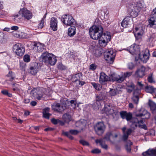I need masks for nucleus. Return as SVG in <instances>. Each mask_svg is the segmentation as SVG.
Returning a JSON list of instances; mask_svg holds the SVG:
<instances>
[{"mask_svg":"<svg viewBox=\"0 0 156 156\" xmlns=\"http://www.w3.org/2000/svg\"><path fill=\"white\" fill-rule=\"evenodd\" d=\"M140 94V90L139 89H136L134 90L133 94V96L139 97V95Z\"/></svg>","mask_w":156,"mask_h":156,"instance_id":"nucleus-46","label":"nucleus"},{"mask_svg":"<svg viewBox=\"0 0 156 156\" xmlns=\"http://www.w3.org/2000/svg\"><path fill=\"white\" fill-rule=\"evenodd\" d=\"M138 126L140 128L143 129L145 130L147 129V127L145 124L143 125H139Z\"/></svg>","mask_w":156,"mask_h":156,"instance_id":"nucleus-57","label":"nucleus"},{"mask_svg":"<svg viewBox=\"0 0 156 156\" xmlns=\"http://www.w3.org/2000/svg\"><path fill=\"white\" fill-rule=\"evenodd\" d=\"M137 84L140 87V89H141L143 86V84H142L141 82H138Z\"/></svg>","mask_w":156,"mask_h":156,"instance_id":"nucleus-63","label":"nucleus"},{"mask_svg":"<svg viewBox=\"0 0 156 156\" xmlns=\"http://www.w3.org/2000/svg\"><path fill=\"white\" fill-rule=\"evenodd\" d=\"M116 54L113 51H108V52L104 53V57L105 59L107 62L110 64H112L114 61Z\"/></svg>","mask_w":156,"mask_h":156,"instance_id":"nucleus-11","label":"nucleus"},{"mask_svg":"<svg viewBox=\"0 0 156 156\" xmlns=\"http://www.w3.org/2000/svg\"><path fill=\"white\" fill-rule=\"evenodd\" d=\"M154 88L152 86H147L145 87V89L146 91L151 94L153 93Z\"/></svg>","mask_w":156,"mask_h":156,"instance_id":"nucleus-42","label":"nucleus"},{"mask_svg":"<svg viewBox=\"0 0 156 156\" xmlns=\"http://www.w3.org/2000/svg\"><path fill=\"white\" fill-rule=\"evenodd\" d=\"M135 33L134 34L136 38L140 37L144 33V31L142 27H138L135 28Z\"/></svg>","mask_w":156,"mask_h":156,"instance_id":"nucleus-26","label":"nucleus"},{"mask_svg":"<svg viewBox=\"0 0 156 156\" xmlns=\"http://www.w3.org/2000/svg\"><path fill=\"white\" fill-rule=\"evenodd\" d=\"M128 68L129 69H132L134 67V65L133 63H129L128 64Z\"/></svg>","mask_w":156,"mask_h":156,"instance_id":"nucleus-52","label":"nucleus"},{"mask_svg":"<svg viewBox=\"0 0 156 156\" xmlns=\"http://www.w3.org/2000/svg\"><path fill=\"white\" fill-rule=\"evenodd\" d=\"M103 31V29L101 26H93L89 29V34L93 39H99Z\"/></svg>","mask_w":156,"mask_h":156,"instance_id":"nucleus-3","label":"nucleus"},{"mask_svg":"<svg viewBox=\"0 0 156 156\" xmlns=\"http://www.w3.org/2000/svg\"><path fill=\"white\" fill-rule=\"evenodd\" d=\"M123 135L122 137V140L125 141L128 137V136L133 132V130L131 128L127 129L126 127H124L122 129Z\"/></svg>","mask_w":156,"mask_h":156,"instance_id":"nucleus-15","label":"nucleus"},{"mask_svg":"<svg viewBox=\"0 0 156 156\" xmlns=\"http://www.w3.org/2000/svg\"><path fill=\"white\" fill-rule=\"evenodd\" d=\"M1 93L4 95L7 96L9 97H11L12 96V94L9 93L8 90H4L1 91Z\"/></svg>","mask_w":156,"mask_h":156,"instance_id":"nucleus-45","label":"nucleus"},{"mask_svg":"<svg viewBox=\"0 0 156 156\" xmlns=\"http://www.w3.org/2000/svg\"><path fill=\"white\" fill-rule=\"evenodd\" d=\"M100 103L98 102H97L96 101L95 102H94L93 105V107L94 110H98L99 109V106Z\"/></svg>","mask_w":156,"mask_h":156,"instance_id":"nucleus-44","label":"nucleus"},{"mask_svg":"<svg viewBox=\"0 0 156 156\" xmlns=\"http://www.w3.org/2000/svg\"><path fill=\"white\" fill-rule=\"evenodd\" d=\"M17 86L18 85L16 83H14L12 84V90L15 92L19 91L20 90V89L17 87Z\"/></svg>","mask_w":156,"mask_h":156,"instance_id":"nucleus-43","label":"nucleus"},{"mask_svg":"<svg viewBox=\"0 0 156 156\" xmlns=\"http://www.w3.org/2000/svg\"><path fill=\"white\" fill-rule=\"evenodd\" d=\"M62 21L65 25L68 26L74 25L75 22V20L72 16L67 14L62 16Z\"/></svg>","mask_w":156,"mask_h":156,"instance_id":"nucleus-10","label":"nucleus"},{"mask_svg":"<svg viewBox=\"0 0 156 156\" xmlns=\"http://www.w3.org/2000/svg\"><path fill=\"white\" fill-rule=\"evenodd\" d=\"M13 50L16 54L19 56L23 55L25 51L24 47L21 44H17L13 47Z\"/></svg>","mask_w":156,"mask_h":156,"instance_id":"nucleus-9","label":"nucleus"},{"mask_svg":"<svg viewBox=\"0 0 156 156\" xmlns=\"http://www.w3.org/2000/svg\"><path fill=\"white\" fill-rule=\"evenodd\" d=\"M119 93V90L117 89H110L109 91V94L111 96H115Z\"/></svg>","mask_w":156,"mask_h":156,"instance_id":"nucleus-40","label":"nucleus"},{"mask_svg":"<svg viewBox=\"0 0 156 156\" xmlns=\"http://www.w3.org/2000/svg\"><path fill=\"white\" fill-rule=\"evenodd\" d=\"M4 38V34L2 32H0V40H2Z\"/></svg>","mask_w":156,"mask_h":156,"instance_id":"nucleus-61","label":"nucleus"},{"mask_svg":"<svg viewBox=\"0 0 156 156\" xmlns=\"http://www.w3.org/2000/svg\"><path fill=\"white\" fill-rule=\"evenodd\" d=\"M23 60L25 62H29L30 61V56L29 55H26L23 57Z\"/></svg>","mask_w":156,"mask_h":156,"instance_id":"nucleus-48","label":"nucleus"},{"mask_svg":"<svg viewBox=\"0 0 156 156\" xmlns=\"http://www.w3.org/2000/svg\"><path fill=\"white\" fill-rule=\"evenodd\" d=\"M90 83L92 86L98 90H99L102 88V86L99 84L96 83L94 82H91Z\"/></svg>","mask_w":156,"mask_h":156,"instance_id":"nucleus-41","label":"nucleus"},{"mask_svg":"<svg viewBox=\"0 0 156 156\" xmlns=\"http://www.w3.org/2000/svg\"><path fill=\"white\" fill-rule=\"evenodd\" d=\"M30 94L34 99L38 100L44 99V93L39 89H33L31 91Z\"/></svg>","mask_w":156,"mask_h":156,"instance_id":"nucleus-8","label":"nucleus"},{"mask_svg":"<svg viewBox=\"0 0 156 156\" xmlns=\"http://www.w3.org/2000/svg\"><path fill=\"white\" fill-rule=\"evenodd\" d=\"M101 152V150L98 148L94 149L91 151V152L94 154H98L100 153Z\"/></svg>","mask_w":156,"mask_h":156,"instance_id":"nucleus-54","label":"nucleus"},{"mask_svg":"<svg viewBox=\"0 0 156 156\" xmlns=\"http://www.w3.org/2000/svg\"><path fill=\"white\" fill-rule=\"evenodd\" d=\"M144 156H156V150L149 149L145 152L142 153Z\"/></svg>","mask_w":156,"mask_h":156,"instance_id":"nucleus-29","label":"nucleus"},{"mask_svg":"<svg viewBox=\"0 0 156 156\" xmlns=\"http://www.w3.org/2000/svg\"><path fill=\"white\" fill-rule=\"evenodd\" d=\"M79 142L80 144L83 146H89V143L83 140H80Z\"/></svg>","mask_w":156,"mask_h":156,"instance_id":"nucleus-49","label":"nucleus"},{"mask_svg":"<svg viewBox=\"0 0 156 156\" xmlns=\"http://www.w3.org/2000/svg\"><path fill=\"white\" fill-rule=\"evenodd\" d=\"M132 145L133 143L130 140H128L127 141L125 147L127 152H130L131 151V146Z\"/></svg>","mask_w":156,"mask_h":156,"instance_id":"nucleus-35","label":"nucleus"},{"mask_svg":"<svg viewBox=\"0 0 156 156\" xmlns=\"http://www.w3.org/2000/svg\"><path fill=\"white\" fill-rule=\"evenodd\" d=\"M145 68L141 66L140 68L138 69L135 73V75L137 77L142 78L145 75Z\"/></svg>","mask_w":156,"mask_h":156,"instance_id":"nucleus-21","label":"nucleus"},{"mask_svg":"<svg viewBox=\"0 0 156 156\" xmlns=\"http://www.w3.org/2000/svg\"><path fill=\"white\" fill-rule=\"evenodd\" d=\"M127 86L126 89L129 93L131 92L134 88V85L132 83H128L126 84Z\"/></svg>","mask_w":156,"mask_h":156,"instance_id":"nucleus-33","label":"nucleus"},{"mask_svg":"<svg viewBox=\"0 0 156 156\" xmlns=\"http://www.w3.org/2000/svg\"><path fill=\"white\" fill-rule=\"evenodd\" d=\"M30 100L28 98H25L24 100V102L25 103L27 104L29 103Z\"/></svg>","mask_w":156,"mask_h":156,"instance_id":"nucleus-64","label":"nucleus"},{"mask_svg":"<svg viewBox=\"0 0 156 156\" xmlns=\"http://www.w3.org/2000/svg\"><path fill=\"white\" fill-rule=\"evenodd\" d=\"M59 119H56L55 118H53L51 119V122L54 125H56L58 123Z\"/></svg>","mask_w":156,"mask_h":156,"instance_id":"nucleus-53","label":"nucleus"},{"mask_svg":"<svg viewBox=\"0 0 156 156\" xmlns=\"http://www.w3.org/2000/svg\"><path fill=\"white\" fill-rule=\"evenodd\" d=\"M57 19L54 17L51 18L50 23V27L51 29L54 31L57 30Z\"/></svg>","mask_w":156,"mask_h":156,"instance_id":"nucleus-24","label":"nucleus"},{"mask_svg":"<svg viewBox=\"0 0 156 156\" xmlns=\"http://www.w3.org/2000/svg\"><path fill=\"white\" fill-rule=\"evenodd\" d=\"M132 73L131 72H127L125 73L123 75L121 76V78H122L123 79L122 80V82L126 78L129 77L132 74Z\"/></svg>","mask_w":156,"mask_h":156,"instance_id":"nucleus-37","label":"nucleus"},{"mask_svg":"<svg viewBox=\"0 0 156 156\" xmlns=\"http://www.w3.org/2000/svg\"><path fill=\"white\" fill-rule=\"evenodd\" d=\"M62 119L65 122L68 123L71 121V116L69 114L66 113L63 115Z\"/></svg>","mask_w":156,"mask_h":156,"instance_id":"nucleus-34","label":"nucleus"},{"mask_svg":"<svg viewBox=\"0 0 156 156\" xmlns=\"http://www.w3.org/2000/svg\"><path fill=\"white\" fill-rule=\"evenodd\" d=\"M61 104L59 103H54L52 106V109L56 112L61 113L66 109L68 106H71L73 108H75L76 104V101L75 100L68 101L64 99L60 100Z\"/></svg>","mask_w":156,"mask_h":156,"instance_id":"nucleus-1","label":"nucleus"},{"mask_svg":"<svg viewBox=\"0 0 156 156\" xmlns=\"http://www.w3.org/2000/svg\"><path fill=\"white\" fill-rule=\"evenodd\" d=\"M83 76L81 73H80L74 75L72 76L71 79L73 82H75L79 80H83L82 78Z\"/></svg>","mask_w":156,"mask_h":156,"instance_id":"nucleus-27","label":"nucleus"},{"mask_svg":"<svg viewBox=\"0 0 156 156\" xmlns=\"http://www.w3.org/2000/svg\"><path fill=\"white\" fill-rule=\"evenodd\" d=\"M76 33V28L75 26H71L68 29V35L70 37L74 35Z\"/></svg>","mask_w":156,"mask_h":156,"instance_id":"nucleus-31","label":"nucleus"},{"mask_svg":"<svg viewBox=\"0 0 156 156\" xmlns=\"http://www.w3.org/2000/svg\"><path fill=\"white\" fill-rule=\"evenodd\" d=\"M142 6L140 4L131 5L129 8L128 13L132 17H135L138 15V13L141 10Z\"/></svg>","mask_w":156,"mask_h":156,"instance_id":"nucleus-6","label":"nucleus"},{"mask_svg":"<svg viewBox=\"0 0 156 156\" xmlns=\"http://www.w3.org/2000/svg\"><path fill=\"white\" fill-rule=\"evenodd\" d=\"M30 46L31 49L37 50L38 52L42 51L44 48V44L40 43H33L30 44Z\"/></svg>","mask_w":156,"mask_h":156,"instance_id":"nucleus-19","label":"nucleus"},{"mask_svg":"<svg viewBox=\"0 0 156 156\" xmlns=\"http://www.w3.org/2000/svg\"><path fill=\"white\" fill-rule=\"evenodd\" d=\"M109 78L110 80V81L112 82L116 81L117 83H122V80L123 79L122 77L121 78V76L114 73L111 74Z\"/></svg>","mask_w":156,"mask_h":156,"instance_id":"nucleus-20","label":"nucleus"},{"mask_svg":"<svg viewBox=\"0 0 156 156\" xmlns=\"http://www.w3.org/2000/svg\"><path fill=\"white\" fill-rule=\"evenodd\" d=\"M132 18L129 16L126 17L121 23V26L123 27H128V25L132 22Z\"/></svg>","mask_w":156,"mask_h":156,"instance_id":"nucleus-22","label":"nucleus"},{"mask_svg":"<svg viewBox=\"0 0 156 156\" xmlns=\"http://www.w3.org/2000/svg\"><path fill=\"white\" fill-rule=\"evenodd\" d=\"M44 22L43 20H41L40 23L38 24V28L40 29H42L44 26Z\"/></svg>","mask_w":156,"mask_h":156,"instance_id":"nucleus-55","label":"nucleus"},{"mask_svg":"<svg viewBox=\"0 0 156 156\" xmlns=\"http://www.w3.org/2000/svg\"><path fill=\"white\" fill-rule=\"evenodd\" d=\"M97 68V66L95 64H92L89 66V69L92 71L94 70Z\"/></svg>","mask_w":156,"mask_h":156,"instance_id":"nucleus-50","label":"nucleus"},{"mask_svg":"<svg viewBox=\"0 0 156 156\" xmlns=\"http://www.w3.org/2000/svg\"><path fill=\"white\" fill-rule=\"evenodd\" d=\"M139 58L142 60L143 62L146 63L149 59V52H144L141 54L140 52L138 54Z\"/></svg>","mask_w":156,"mask_h":156,"instance_id":"nucleus-25","label":"nucleus"},{"mask_svg":"<svg viewBox=\"0 0 156 156\" xmlns=\"http://www.w3.org/2000/svg\"><path fill=\"white\" fill-rule=\"evenodd\" d=\"M105 96L102 93H101L96 96V100L97 102H99L100 101L105 99Z\"/></svg>","mask_w":156,"mask_h":156,"instance_id":"nucleus-38","label":"nucleus"},{"mask_svg":"<svg viewBox=\"0 0 156 156\" xmlns=\"http://www.w3.org/2000/svg\"><path fill=\"white\" fill-rule=\"evenodd\" d=\"M126 49L133 55H138L140 52V46L135 44H133L130 47L127 48Z\"/></svg>","mask_w":156,"mask_h":156,"instance_id":"nucleus-13","label":"nucleus"},{"mask_svg":"<svg viewBox=\"0 0 156 156\" xmlns=\"http://www.w3.org/2000/svg\"><path fill=\"white\" fill-rule=\"evenodd\" d=\"M113 134L111 132H108L106 133L103 138L97 139L95 142L97 144L99 143L102 148L105 149H107L108 146L105 144V140L107 141H111L110 138L113 137Z\"/></svg>","mask_w":156,"mask_h":156,"instance_id":"nucleus-5","label":"nucleus"},{"mask_svg":"<svg viewBox=\"0 0 156 156\" xmlns=\"http://www.w3.org/2000/svg\"><path fill=\"white\" fill-rule=\"evenodd\" d=\"M20 14H22V16L25 19L29 20L32 17V12L28 10L27 9H21L20 11Z\"/></svg>","mask_w":156,"mask_h":156,"instance_id":"nucleus-16","label":"nucleus"},{"mask_svg":"<svg viewBox=\"0 0 156 156\" xmlns=\"http://www.w3.org/2000/svg\"><path fill=\"white\" fill-rule=\"evenodd\" d=\"M105 128L104 123L100 122L96 124L94 129L97 134L99 135H101L104 133Z\"/></svg>","mask_w":156,"mask_h":156,"instance_id":"nucleus-14","label":"nucleus"},{"mask_svg":"<svg viewBox=\"0 0 156 156\" xmlns=\"http://www.w3.org/2000/svg\"><path fill=\"white\" fill-rule=\"evenodd\" d=\"M139 98V96H133L132 98V99L134 103L136 104H137L138 103Z\"/></svg>","mask_w":156,"mask_h":156,"instance_id":"nucleus-47","label":"nucleus"},{"mask_svg":"<svg viewBox=\"0 0 156 156\" xmlns=\"http://www.w3.org/2000/svg\"><path fill=\"white\" fill-rule=\"evenodd\" d=\"M152 94L153 95H155V96L154 97V98H156V88H154L153 91V93H152Z\"/></svg>","mask_w":156,"mask_h":156,"instance_id":"nucleus-59","label":"nucleus"},{"mask_svg":"<svg viewBox=\"0 0 156 156\" xmlns=\"http://www.w3.org/2000/svg\"><path fill=\"white\" fill-rule=\"evenodd\" d=\"M39 67L38 63L35 62L32 64L29 69L30 73L32 75H35L37 72Z\"/></svg>","mask_w":156,"mask_h":156,"instance_id":"nucleus-23","label":"nucleus"},{"mask_svg":"<svg viewBox=\"0 0 156 156\" xmlns=\"http://www.w3.org/2000/svg\"><path fill=\"white\" fill-rule=\"evenodd\" d=\"M111 38V36L109 32L102 33L99 39V44L101 47H105L107 43L110 41Z\"/></svg>","mask_w":156,"mask_h":156,"instance_id":"nucleus-7","label":"nucleus"},{"mask_svg":"<svg viewBox=\"0 0 156 156\" xmlns=\"http://www.w3.org/2000/svg\"><path fill=\"white\" fill-rule=\"evenodd\" d=\"M78 82V84L79 87H81L85 84V82L84 81H82V80H79Z\"/></svg>","mask_w":156,"mask_h":156,"instance_id":"nucleus-56","label":"nucleus"},{"mask_svg":"<svg viewBox=\"0 0 156 156\" xmlns=\"http://www.w3.org/2000/svg\"><path fill=\"white\" fill-rule=\"evenodd\" d=\"M10 29L12 30L16 31L19 29V27L17 26H13L11 27Z\"/></svg>","mask_w":156,"mask_h":156,"instance_id":"nucleus-58","label":"nucleus"},{"mask_svg":"<svg viewBox=\"0 0 156 156\" xmlns=\"http://www.w3.org/2000/svg\"><path fill=\"white\" fill-rule=\"evenodd\" d=\"M153 75V73H151L149 74L147 77L148 81L150 83H154L155 82Z\"/></svg>","mask_w":156,"mask_h":156,"instance_id":"nucleus-39","label":"nucleus"},{"mask_svg":"<svg viewBox=\"0 0 156 156\" xmlns=\"http://www.w3.org/2000/svg\"><path fill=\"white\" fill-rule=\"evenodd\" d=\"M120 115L122 119H126L127 121H130L132 122V114L130 112H127L126 111H121L120 112Z\"/></svg>","mask_w":156,"mask_h":156,"instance_id":"nucleus-17","label":"nucleus"},{"mask_svg":"<svg viewBox=\"0 0 156 156\" xmlns=\"http://www.w3.org/2000/svg\"><path fill=\"white\" fill-rule=\"evenodd\" d=\"M150 116V114L147 110L143 109H141L139 112H137L136 114V116L137 117H142V119L139 120L137 118H134L132 120V124L131 127L134 129L136 128L140 123L143 124L144 123L143 119H148Z\"/></svg>","mask_w":156,"mask_h":156,"instance_id":"nucleus-2","label":"nucleus"},{"mask_svg":"<svg viewBox=\"0 0 156 156\" xmlns=\"http://www.w3.org/2000/svg\"><path fill=\"white\" fill-rule=\"evenodd\" d=\"M148 104L152 113L153 114H156V104L153 101L149 100Z\"/></svg>","mask_w":156,"mask_h":156,"instance_id":"nucleus-30","label":"nucleus"},{"mask_svg":"<svg viewBox=\"0 0 156 156\" xmlns=\"http://www.w3.org/2000/svg\"><path fill=\"white\" fill-rule=\"evenodd\" d=\"M156 38V34H153L151 36V39L152 40ZM156 40V39H155Z\"/></svg>","mask_w":156,"mask_h":156,"instance_id":"nucleus-60","label":"nucleus"},{"mask_svg":"<svg viewBox=\"0 0 156 156\" xmlns=\"http://www.w3.org/2000/svg\"><path fill=\"white\" fill-rule=\"evenodd\" d=\"M109 76H107L104 73L101 72L99 77V82L102 85L106 84V82L110 81Z\"/></svg>","mask_w":156,"mask_h":156,"instance_id":"nucleus-18","label":"nucleus"},{"mask_svg":"<svg viewBox=\"0 0 156 156\" xmlns=\"http://www.w3.org/2000/svg\"><path fill=\"white\" fill-rule=\"evenodd\" d=\"M41 58L43 62L51 66L54 65L57 62L55 56L47 51L43 53L41 56Z\"/></svg>","mask_w":156,"mask_h":156,"instance_id":"nucleus-4","label":"nucleus"},{"mask_svg":"<svg viewBox=\"0 0 156 156\" xmlns=\"http://www.w3.org/2000/svg\"><path fill=\"white\" fill-rule=\"evenodd\" d=\"M69 133L72 134L76 135L79 132V131L76 130L71 129L69 130Z\"/></svg>","mask_w":156,"mask_h":156,"instance_id":"nucleus-51","label":"nucleus"},{"mask_svg":"<svg viewBox=\"0 0 156 156\" xmlns=\"http://www.w3.org/2000/svg\"><path fill=\"white\" fill-rule=\"evenodd\" d=\"M112 108V106L109 104L105 105L104 110L107 115H111L114 112V110Z\"/></svg>","mask_w":156,"mask_h":156,"instance_id":"nucleus-28","label":"nucleus"},{"mask_svg":"<svg viewBox=\"0 0 156 156\" xmlns=\"http://www.w3.org/2000/svg\"><path fill=\"white\" fill-rule=\"evenodd\" d=\"M6 77L9 78V80L12 81L15 78L14 73L12 71H9L8 73L6 75Z\"/></svg>","mask_w":156,"mask_h":156,"instance_id":"nucleus-36","label":"nucleus"},{"mask_svg":"<svg viewBox=\"0 0 156 156\" xmlns=\"http://www.w3.org/2000/svg\"><path fill=\"white\" fill-rule=\"evenodd\" d=\"M30 104L31 105L34 106L36 105L37 102L36 101H32L30 102Z\"/></svg>","mask_w":156,"mask_h":156,"instance_id":"nucleus-62","label":"nucleus"},{"mask_svg":"<svg viewBox=\"0 0 156 156\" xmlns=\"http://www.w3.org/2000/svg\"><path fill=\"white\" fill-rule=\"evenodd\" d=\"M148 21L149 25L151 27L156 28V7L152 12Z\"/></svg>","mask_w":156,"mask_h":156,"instance_id":"nucleus-12","label":"nucleus"},{"mask_svg":"<svg viewBox=\"0 0 156 156\" xmlns=\"http://www.w3.org/2000/svg\"><path fill=\"white\" fill-rule=\"evenodd\" d=\"M50 108H44L43 111V116L44 118L49 119V117L51 115V114L48 113Z\"/></svg>","mask_w":156,"mask_h":156,"instance_id":"nucleus-32","label":"nucleus"}]
</instances>
